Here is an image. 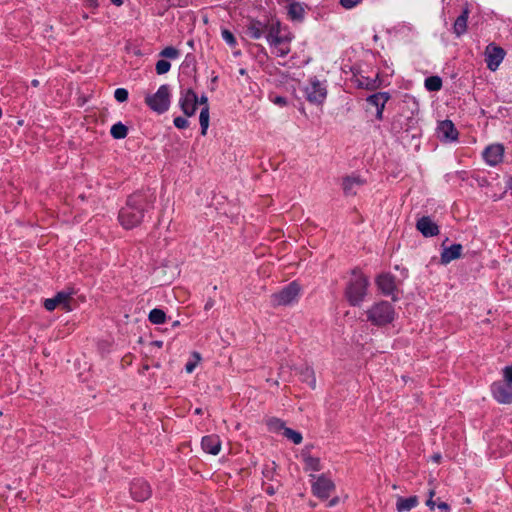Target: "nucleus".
<instances>
[{
	"label": "nucleus",
	"instance_id": "obj_28",
	"mask_svg": "<svg viewBox=\"0 0 512 512\" xmlns=\"http://www.w3.org/2000/svg\"><path fill=\"white\" fill-rule=\"evenodd\" d=\"M424 86L430 92L439 91L442 88V79L439 76L427 77Z\"/></svg>",
	"mask_w": 512,
	"mask_h": 512
},
{
	"label": "nucleus",
	"instance_id": "obj_44",
	"mask_svg": "<svg viewBox=\"0 0 512 512\" xmlns=\"http://www.w3.org/2000/svg\"><path fill=\"white\" fill-rule=\"evenodd\" d=\"M361 0H340L341 5L346 8L350 9L356 6Z\"/></svg>",
	"mask_w": 512,
	"mask_h": 512
},
{
	"label": "nucleus",
	"instance_id": "obj_23",
	"mask_svg": "<svg viewBox=\"0 0 512 512\" xmlns=\"http://www.w3.org/2000/svg\"><path fill=\"white\" fill-rule=\"evenodd\" d=\"M290 41L291 38L285 35L283 38H279L273 44H269L273 53H275L279 57H284L290 53Z\"/></svg>",
	"mask_w": 512,
	"mask_h": 512
},
{
	"label": "nucleus",
	"instance_id": "obj_35",
	"mask_svg": "<svg viewBox=\"0 0 512 512\" xmlns=\"http://www.w3.org/2000/svg\"><path fill=\"white\" fill-rule=\"evenodd\" d=\"M283 436H285L287 439L291 440L294 444H300L303 440L301 433L298 431H295L291 428H285V431L283 432Z\"/></svg>",
	"mask_w": 512,
	"mask_h": 512
},
{
	"label": "nucleus",
	"instance_id": "obj_39",
	"mask_svg": "<svg viewBox=\"0 0 512 512\" xmlns=\"http://www.w3.org/2000/svg\"><path fill=\"white\" fill-rule=\"evenodd\" d=\"M222 38L223 40L230 46H234L236 44V39L233 35V33L228 29H223L222 32Z\"/></svg>",
	"mask_w": 512,
	"mask_h": 512
},
{
	"label": "nucleus",
	"instance_id": "obj_31",
	"mask_svg": "<svg viewBox=\"0 0 512 512\" xmlns=\"http://www.w3.org/2000/svg\"><path fill=\"white\" fill-rule=\"evenodd\" d=\"M199 122L201 126V134L204 136L207 133L209 127V106L202 107L199 115Z\"/></svg>",
	"mask_w": 512,
	"mask_h": 512
},
{
	"label": "nucleus",
	"instance_id": "obj_5",
	"mask_svg": "<svg viewBox=\"0 0 512 512\" xmlns=\"http://www.w3.org/2000/svg\"><path fill=\"white\" fill-rule=\"evenodd\" d=\"M300 292V285L296 281H293L280 291L273 293L271 295V303L274 307L292 305L298 302Z\"/></svg>",
	"mask_w": 512,
	"mask_h": 512
},
{
	"label": "nucleus",
	"instance_id": "obj_17",
	"mask_svg": "<svg viewBox=\"0 0 512 512\" xmlns=\"http://www.w3.org/2000/svg\"><path fill=\"white\" fill-rule=\"evenodd\" d=\"M376 285L383 295L391 296L396 290L395 276L390 273L380 274L376 278Z\"/></svg>",
	"mask_w": 512,
	"mask_h": 512
},
{
	"label": "nucleus",
	"instance_id": "obj_30",
	"mask_svg": "<svg viewBox=\"0 0 512 512\" xmlns=\"http://www.w3.org/2000/svg\"><path fill=\"white\" fill-rule=\"evenodd\" d=\"M148 319L152 324H163L166 321V314L162 309L154 308L150 311Z\"/></svg>",
	"mask_w": 512,
	"mask_h": 512
},
{
	"label": "nucleus",
	"instance_id": "obj_10",
	"mask_svg": "<svg viewBox=\"0 0 512 512\" xmlns=\"http://www.w3.org/2000/svg\"><path fill=\"white\" fill-rule=\"evenodd\" d=\"M334 490L335 484L324 474L318 476L316 481L312 484L313 494L320 499H328Z\"/></svg>",
	"mask_w": 512,
	"mask_h": 512
},
{
	"label": "nucleus",
	"instance_id": "obj_19",
	"mask_svg": "<svg viewBox=\"0 0 512 512\" xmlns=\"http://www.w3.org/2000/svg\"><path fill=\"white\" fill-rule=\"evenodd\" d=\"M201 446L205 452L217 455L221 450V441L218 435H207L202 438Z\"/></svg>",
	"mask_w": 512,
	"mask_h": 512
},
{
	"label": "nucleus",
	"instance_id": "obj_54",
	"mask_svg": "<svg viewBox=\"0 0 512 512\" xmlns=\"http://www.w3.org/2000/svg\"><path fill=\"white\" fill-rule=\"evenodd\" d=\"M31 84H32V86L37 87V86H39V84H40V83H39V80H37V79H33V80L31 81Z\"/></svg>",
	"mask_w": 512,
	"mask_h": 512
},
{
	"label": "nucleus",
	"instance_id": "obj_21",
	"mask_svg": "<svg viewBox=\"0 0 512 512\" xmlns=\"http://www.w3.org/2000/svg\"><path fill=\"white\" fill-rule=\"evenodd\" d=\"M364 181L357 176H348L343 179L342 187L345 195L353 196L357 193V188L361 187Z\"/></svg>",
	"mask_w": 512,
	"mask_h": 512
},
{
	"label": "nucleus",
	"instance_id": "obj_60",
	"mask_svg": "<svg viewBox=\"0 0 512 512\" xmlns=\"http://www.w3.org/2000/svg\"><path fill=\"white\" fill-rule=\"evenodd\" d=\"M241 74H245V69H240Z\"/></svg>",
	"mask_w": 512,
	"mask_h": 512
},
{
	"label": "nucleus",
	"instance_id": "obj_53",
	"mask_svg": "<svg viewBox=\"0 0 512 512\" xmlns=\"http://www.w3.org/2000/svg\"><path fill=\"white\" fill-rule=\"evenodd\" d=\"M88 2H89V5L91 7H97L98 6L97 0H88Z\"/></svg>",
	"mask_w": 512,
	"mask_h": 512
},
{
	"label": "nucleus",
	"instance_id": "obj_9",
	"mask_svg": "<svg viewBox=\"0 0 512 512\" xmlns=\"http://www.w3.org/2000/svg\"><path fill=\"white\" fill-rule=\"evenodd\" d=\"M505 50L500 46L490 43L485 49V62L491 71L497 70L504 59Z\"/></svg>",
	"mask_w": 512,
	"mask_h": 512
},
{
	"label": "nucleus",
	"instance_id": "obj_37",
	"mask_svg": "<svg viewBox=\"0 0 512 512\" xmlns=\"http://www.w3.org/2000/svg\"><path fill=\"white\" fill-rule=\"evenodd\" d=\"M170 68V62L165 59L158 60L155 66V70L158 75H163L167 73L170 70Z\"/></svg>",
	"mask_w": 512,
	"mask_h": 512
},
{
	"label": "nucleus",
	"instance_id": "obj_20",
	"mask_svg": "<svg viewBox=\"0 0 512 512\" xmlns=\"http://www.w3.org/2000/svg\"><path fill=\"white\" fill-rule=\"evenodd\" d=\"M307 6L304 3L296 2L295 0L290 1L287 7V13L291 20L302 21L305 17Z\"/></svg>",
	"mask_w": 512,
	"mask_h": 512
},
{
	"label": "nucleus",
	"instance_id": "obj_49",
	"mask_svg": "<svg viewBox=\"0 0 512 512\" xmlns=\"http://www.w3.org/2000/svg\"><path fill=\"white\" fill-rule=\"evenodd\" d=\"M339 503V498L338 497H334L332 498L329 503H328V506L329 507H333L335 505H337Z\"/></svg>",
	"mask_w": 512,
	"mask_h": 512
},
{
	"label": "nucleus",
	"instance_id": "obj_48",
	"mask_svg": "<svg viewBox=\"0 0 512 512\" xmlns=\"http://www.w3.org/2000/svg\"><path fill=\"white\" fill-rule=\"evenodd\" d=\"M440 510H443V511H448L449 510V505L446 503V502H443V501H439L437 502V505H436Z\"/></svg>",
	"mask_w": 512,
	"mask_h": 512
},
{
	"label": "nucleus",
	"instance_id": "obj_40",
	"mask_svg": "<svg viewBox=\"0 0 512 512\" xmlns=\"http://www.w3.org/2000/svg\"><path fill=\"white\" fill-rule=\"evenodd\" d=\"M114 97L120 103L125 102L128 99V91L125 88H117Z\"/></svg>",
	"mask_w": 512,
	"mask_h": 512
},
{
	"label": "nucleus",
	"instance_id": "obj_11",
	"mask_svg": "<svg viewBox=\"0 0 512 512\" xmlns=\"http://www.w3.org/2000/svg\"><path fill=\"white\" fill-rule=\"evenodd\" d=\"M494 399L500 404L512 403V386L502 381H496L491 385Z\"/></svg>",
	"mask_w": 512,
	"mask_h": 512
},
{
	"label": "nucleus",
	"instance_id": "obj_50",
	"mask_svg": "<svg viewBox=\"0 0 512 512\" xmlns=\"http://www.w3.org/2000/svg\"><path fill=\"white\" fill-rule=\"evenodd\" d=\"M198 103L206 106L208 105V98L205 95H202L201 98L198 100Z\"/></svg>",
	"mask_w": 512,
	"mask_h": 512
},
{
	"label": "nucleus",
	"instance_id": "obj_12",
	"mask_svg": "<svg viewBox=\"0 0 512 512\" xmlns=\"http://www.w3.org/2000/svg\"><path fill=\"white\" fill-rule=\"evenodd\" d=\"M179 103L186 116H193L196 112L198 96L192 89L184 90L181 92Z\"/></svg>",
	"mask_w": 512,
	"mask_h": 512
},
{
	"label": "nucleus",
	"instance_id": "obj_22",
	"mask_svg": "<svg viewBox=\"0 0 512 512\" xmlns=\"http://www.w3.org/2000/svg\"><path fill=\"white\" fill-rule=\"evenodd\" d=\"M268 24H264L259 20H250L247 25V35L252 39H260L265 35Z\"/></svg>",
	"mask_w": 512,
	"mask_h": 512
},
{
	"label": "nucleus",
	"instance_id": "obj_13",
	"mask_svg": "<svg viewBox=\"0 0 512 512\" xmlns=\"http://www.w3.org/2000/svg\"><path fill=\"white\" fill-rule=\"evenodd\" d=\"M71 300V293L60 291L53 298L45 299L43 305L48 311H53L57 306H63L67 311H70L69 303Z\"/></svg>",
	"mask_w": 512,
	"mask_h": 512
},
{
	"label": "nucleus",
	"instance_id": "obj_52",
	"mask_svg": "<svg viewBox=\"0 0 512 512\" xmlns=\"http://www.w3.org/2000/svg\"><path fill=\"white\" fill-rule=\"evenodd\" d=\"M112 4L115 6H121L124 2V0H110Z\"/></svg>",
	"mask_w": 512,
	"mask_h": 512
},
{
	"label": "nucleus",
	"instance_id": "obj_3",
	"mask_svg": "<svg viewBox=\"0 0 512 512\" xmlns=\"http://www.w3.org/2000/svg\"><path fill=\"white\" fill-rule=\"evenodd\" d=\"M368 286V277L354 269L345 288V297L351 306H359L364 301Z\"/></svg>",
	"mask_w": 512,
	"mask_h": 512
},
{
	"label": "nucleus",
	"instance_id": "obj_8",
	"mask_svg": "<svg viewBox=\"0 0 512 512\" xmlns=\"http://www.w3.org/2000/svg\"><path fill=\"white\" fill-rule=\"evenodd\" d=\"M130 495L135 501L143 502L151 497V486L145 479L136 478L130 484Z\"/></svg>",
	"mask_w": 512,
	"mask_h": 512
},
{
	"label": "nucleus",
	"instance_id": "obj_55",
	"mask_svg": "<svg viewBox=\"0 0 512 512\" xmlns=\"http://www.w3.org/2000/svg\"><path fill=\"white\" fill-rule=\"evenodd\" d=\"M195 413H196V414H202V409H201V408H197V409H195Z\"/></svg>",
	"mask_w": 512,
	"mask_h": 512
},
{
	"label": "nucleus",
	"instance_id": "obj_15",
	"mask_svg": "<svg viewBox=\"0 0 512 512\" xmlns=\"http://www.w3.org/2000/svg\"><path fill=\"white\" fill-rule=\"evenodd\" d=\"M416 229L426 238L439 234V226L429 217L422 216L416 222Z\"/></svg>",
	"mask_w": 512,
	"mask_h": 512
},
{
	"label": "nucleus",
	"instance_id": "obj_4",
	"mask_svg": "<svg viewBox=\"0 0 512 512\" xmlns=\"http://www.w3.org/2000/svg\"><path fill=\"white\" fill-rule=\"evenodd\" d=\"M367 320L375 326H385L395 319V309L388 301L374 303L366 310Z\"/></svg>",
	"mask_w": 512,
	"mask_h": 512
},
{
	"label": "nucleus",
	"instance_id": "obj_47",
	"mask_svg": "<svg viewBox=\"0 0 512 512\" xmlns=\"http://www.w3.org/2000/svg\"><path fill=\"white\" fill-rule=\"evenodd\" d=\"M215 305V301L212 299V298H208L205 305H204V309L206 311L212 309Z\"/></svg>",
	"mask_w": 512,
	"mask_h": 512
},
{
	"label": "nucleus",
	"instance_id": "obj_46",
	"mask_svg": "<svg viewBox=\"0 0 512 512\" xmlns=\"http://www.w3.org/2000/svg\"><path fill=\"white\" fill-rule=\"evenodd\" d=\"M273 102L277 105H280V106H285L287 105V99L285 97H282V96H277L275 97V99L273 100Z\"/></svg>",
	"mask_w": 512,
	"mask_h": 512
},
{
	"label": "nucleus",
	"instance_id": "obj_26",
	"mask_svg": "<svg viewBox=\"0 0 512 512\" xmlns=\"http://www.w3.org/2000/svg\"><path fill=\"white\" fill-rule=\"evenodd\" d=\"M419 503L417 496H410L408 498L398 497L396 502V510L398 512H408L415 508Z\"/></svg>",
	"mask_w": 512,
	"mask_h": 512
},
{
	"label": "nucleus",
	"instance_id": "obj_61",
	"mask_svg": "<svg viewBox=\"0 0 512 512\" xmlns=\"http://www.w3.org/2000/svg\"><path fill=\"white\" fill-rule=\"evenodd\" d=\"M393 301H396L398 298L396 296L392 297Z\"/></svg>",
	"mask_w": 512,
	"mask_h": 512
},
{
	"label": "nucleus",
	"instance_id": "obj_59",
	"mask_svg": "<svg viewBox=\"0 0 512 512\" xmlns=\"http://www.w3.org/2000/svg\"><path fill=\"white\" fill-rule=\"evenodd\" d=\"M267 492H268L269 494H273V493H274V491H273V489H272V488H269V489L267 490Z\"/></svg>",
	"mask_w": 512,
	"mask_h": 512
},
{
	"label": "nucleus",
	"instance_id": "obj_16",
	"mask_svg": "<svg viewBox=\"0 0 512 512\" xmlns=\"http://www.w3.org/2000/svg\"><path fill=\"white\" fill-rule=\"evenodd\" d=\"M504 156V147L501 144H492L483 151V158L490 166H496L502 162Z\"/></svg>",
	"mask_w": 512,
	"mask_h": 512
},
{
	"label": "nucleus",
	"instance_id": "obj_7",
	"mask_svg": "<svg viewBox=\"0 0 512 512\" xmlns=\"http://www.w3.org/2000/svg\"><path fill=\"white\" fill-rule=\"evenodd\" d=\"M306 99L313 104H322L326 98L327 91L323 84L316 78L310 80L305 87Z\"/></svg>",
	"mask_w": 512,
	"mask_h": 512
},
{
	"label": "nucleus",
	"instance_id": "obj_32",
	"mask_svg": "<svg viewBox=\"0 0 512 512\" xmlns=\"http://www.w3.org/2000/svg\"><path fill=\"white\" fill-rule=\"evenodd\" d=\"M110 133L114 139H124L128 134V128L121 122H118L111 127Z\"/></svg>",
	"mask_w": 512,
	"mask_h": 512
},
{
	"label": "nucleus",
	"instance_id": "obj_45",
	"mask_svg": "<svg viewBox=\"0 0 512 512\" xmlns=\"http://www.w3.org/2000/svg\"><path fill=\"white\" fill-rule=\"evenodd\" d=\"M434 495H435V491H434L433 489H431V490L429 491V498H428V500L426 501V505H427L431 510H433V509L436 507V505H437V502H435V501L433 500V496H434Z\"/></svg>",
	"mask_w": 512,
	"mask_h": 512
},
{
	"label": "nucleus",
	"instance_id": "obj_57",
	"mask_svg": "<svg viewBox=\"0 0 512 512\" xmlns=\"http://www.w3.org/2000/svg\"><path fill=\"white\" fill-rule=\"evenodd\" d=\"M155 345L158 346V347H161L162 346V342L161 341H156Z\"/></svg>",
	"mask_w": 512,
	"mask_h": 512
},
{
	"label": "nucleus",
	"instance_id": "obj_33",
	"mask_svg": "<svg viewBox=\"0 0 512 512\" xmlns=\"http://www.w3.org/2000/svg\"><path fill=\"white\" fill-rule=\"evenodd\" d=\"M301 376H302V381L307 382L308 385L312 389H315L316 379H315L314 371L312 368H310V367L304 368L301 372Z\"/></svg>",
	"mask_w": 512,
	"mask_h": 512
},
{
	"label": "nucleus",
	"instance_id": "obj_38",
	"mask_svg": "<svg viewBox=\"0 0 512 512\" xmlns=\"http://www.w3.org/2000/svg\"><path fill=\"white\" fill-rule=\"evenodd\" d=\"M179 54H180L179 50H177L176 48H174L172 46L165 47L160 52L161 57H165V58H169V59H176L179 57Z\"/></svg>",
	"mask_w": 512,
	"mask_h": 512
},
{
	"label": "nucleus",
	"instance_id": "obj_25",
	"mask_svg": "<svg viewBox=\"0 0 512 512\" xmlns=\"http://www.w3.org/2000/svg\"><path fill=\"white\" fill-rule=\"evenodd\" d=\"M469 17L468 8L463 9L462 13L456 18L453 25V32L457 36L463 35L467 30V21Z\"/></svg>",
	"mask_w": 512,
	"mask_h": 512
},
{
	"label": "nucleus",
	"instance_id": "obj_42",
	"mask_svg": "<svg viewBox=\"0 0 512 512\" xmlns=\"http://www.w3.org/2000/svg\"><path fill=\"white\" fill-rule=\"evenodd\" d=\"M504 383L512 386V366H506L503 369V381Z\"/></svg>",
	"mask_w": 512,
	"mask_h": 512
},
{
	"label": "nucleus",
	"instance_id": "obj_41",
	"mask_svg": "<svg viewBox=\"0 0 512 512\" xmlns=\"http://www.w3.org/2000/svg\"><path fill=\"white\" fill-rule=\"evenodd\" d=\"M193 356L195 358L194 361H188L185 365V370L187 373H192L194 369L196 368L198 362L200 361V355L197 352L193 353Z\"/></svg>",
	"mask_w": 512,
	"mask_h": 512
},
{
	"label": "nucleus",
	"instance_id": "obj_6",
	"mask_svg": "<svg viewBox=\"0 0 512 512\" xmlns=\"http://www.w3.org/2000/svg\"><path fill=\"white\" fill-rule=\"evenodd\" d=\"M145 102L150 107V109L159 114L166 112L170 106L169 85H161L155 94L146 97Z\"/></svg>",
	"mask_w": 512,
	"mask_h": 512
},
{
	"label": "nucleus",
	"instance_id": "obj_27",
	"mask_svg": "<svg viewBox=\"0 0 512 512\" xmlns=\"http://www.w3.org/2000/svg\"><path fill=\"white\" fill-rule=\"evenodd\" d=\"M285 35L280 34V24L279 22L271 23L268 25V28L265 32L266 40L269 44H273L279 38H283Z\"/></svg>",
	"mask_w": 512,
	"mask_h": 512
},
{
	"label": "nucleus",
	"instance_id": "obj_58",
	"mask_svg": "<svg viewBox=\"0 0 512 512\" xmlns=\"http://www.w3.org/2000/svg\"><path fill=\"white\" fill-rule=\"evenodd\" d=\"M440 457H441L440 455L434 456L435 461H439Z\"/></svg>",
	"mask_w": 512,
	"mask_h": 512
},
{
	"label": "nucleus",
	"instance_id": "obj_1",
	"mask_svg": "<svg viewBox=\"0 0 512 512\" xmlns=\"http://www.w3.org/2000/svg\"><path fill=\"white\" fill-rule=\"evenodd\" d=\"M155 199V195L149 191H137L129 195L118 213L121 226L125 229L139 226L145 214L154 208Z\"/></svg>",
	"mask_w": 512,
	"mask_h": 512
},
{
	"label": "nucleus",
	"instance_id": "obj_18",
	"mask_svg": "<svg viewBox=\"0 0 512 512\" xmlns=\"http://www.w3.org/2000/svg\"><path fill=\"white\" fill-rule=\"evenodd\" d=\"M447 240L448 239H446L442 244L443 250L441 252V257H440L441 264H444V265L449 264L453 260L459 259L462 256V250H463V247L461 244H452L451 246L446 247L445 242Z\"/></svg>",
	"mask_w": 512,
	"mask_h": 512
},
{
	"label": "nucleus",
	"instance_id": "obj_36",
	"mask_svg": "<svg viewBox=\"0 0 512 512\" xmlns=\"http://www.w3.org/2000/svg\"><path fill=\"white\" fill-rule=\"evenodd\" d=\"M357 85L358 87L365 88L367 90H374L378 87L377 81L375 79L364 77H362V79H357Z\"/></svg>",
	"mask_w": 512,
	"mask_h": 512
},
{
	"label": "nucleus",
	"instance_id": "obj_29",
	"mask_svg": "<svg viewBox=\"0 0 512 512\" xmlns=\"http://www.w3.org/2000/svg\"><path fill=\"white\" fill-rule=\"evenodd\" d=\"M302 457H303V460H304V463H305V468L307 470H312V471H319V470H321V465H320V459L319 458L313 457V456H311L309 454H306V453H303Z\"/></svg>",
	"mask_w": 512,
	"mask_h": 512
},
{
	"label": "nucleus",
	"instance_id": "obj_56",
	"mask_svg": "<svg viewBox=\"0 0 512 512\" xmlns=\"http://www.w3.org/2000/svg\"><path fill=\"white\" fill-rule=\"evenodd\" d=\"M179 325H180L179 321H174L173 324H172L173 327H176V326H179Z\"/></svg>",
	"mask_w": 512,
	"mask_h": 512
},
{
	"label": "nucleus",
	"instance_id": "obj_51",
	"mask_svg": "<svg viewBox=\"0 0 512 512\" xmlns=\"http://www.w3.org/2000/svg\"><path fill=\"white\" fill-rule=\"evenodd\" d=\"M383 112H384V109H378L376 110V118L381 121L383 120Z\"/></svg>",
	"mask_w": 512,
	"mask_h": 512
},
{
	"label": "nucleus",
	"instance_id": "obj_14",
	"mask_svg": "<svg viewBox=\"0 0 512 512\" xmlns=\"http://www.w3.org/2000/svg\"><path fill=\"white\" fill-rule=\"evenodd\" d=\"M437 134L441 141L452 142L458 139V131L451 120H444L438 124Z\"/></svg>",
	"mask_w": 512,
	"mask_h": 512
},
{
	"label": "nucleus",
	"instance_id": "obj_34",
	"mask_svg": "<svg viewBox=\"0 0 512 512\" xmlns=\"http://www.w3.org/2000/svg\"><path fill=\"white\" fill-rule=\"evenodd\" d=\"M267 426H268L269 430L272 432H279V431L284 432L285 428H287L285 426V423L281 419L276 418V417L269 418L267 420Z\"/></svg>",
	"mask_w": 512,
	"mask_h": 512
},
{
	"label": "nucleus",
	"instance_id": "obj_2",
	"mask_svg": "<svg viewBox=\"0 0 512 512\" xmlns=\"http://www.w3.org/2000/svg\"><path fill=\"white\" fill-rule=\"evenodd\" d=\"M418 113V101L412 96H406L400 106L399 114L394 118L391 124L392 131L400 133L402 131L409 132L414 130L418 124Z\"/></svg>",
	"mask_w": 512,
	"mask_h": 512
},
{
	"label": "nucleus",
	"instance_id": "obj_24",
	"mask_svg": "<svg viewBox=\"0 0 512 512\" xmlns=\"http://www.w3.org/2000/svg\"><path fill=\"white\" fill-rule=\"evenodd\" d=\"M390 99L388 92H377L367 97L366 101L369 105L374 106L376 110L385 109L386 103Z\"/></svg>",
	"mask_w": 512,
	"mask_h": 512
},
{
	"label": "nucleus",
	"instance_id": "obj_43",
	"mask_svg": "<svg viewBox=\"0 0 512 512\" xmlns=\"http://www.w3.org/2000/svg\"><path fill=\"white\" fill-rule=\"evenodd\" d=\"M173 122H174L175 127H177L178 129H185L189 125L188 120L181 116L174 118Z\"/></svg>",
	"mask_w": 512,
	"mask_h": 512
}]
</instances>
